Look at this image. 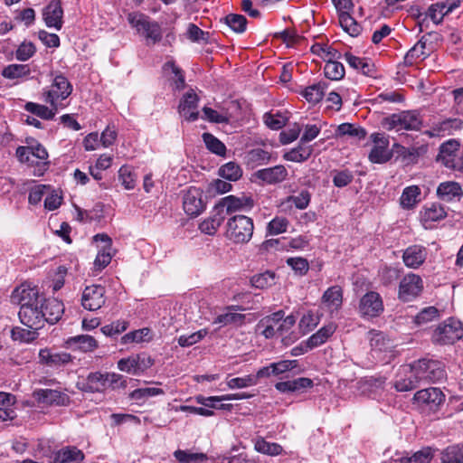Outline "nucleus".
Returning <instances> with one entry per match:
<instances>
[{"label": "nucleus", "instance_id": "f257e3e1", "mask_svg": "<svg viewBox=\"0 0 463 463\" xmlns=\"http://www.w3.org/2000/svg\"><path fill=\"white\" fill-rule=\"evenodd\" d=\"M422 118L416 110H403L393 113L382 120L383 127L389 131H419L422 127Z\"/></svg>", "mask_w": 463, "mask_h": 463}, {"label": "nucleus", "instance_id": "f03ea898", "mask_svg": "<svg viewBox=\"0 0 463 463\" xmlns=\"http://www.w3.org/2000/svg\"><path fill=\"white\" fill-rule=\"evenodd\" d=\"M254 224L251 218L245 215H234L226 223V238L234 243H247L252 237Z\"/></svg>", "mask_w": 463, "mask_h": 463}, {"label": "nucleus", "instance_id": "7ed1b4c3", "mask_svg": "<svg viewBox=\"0 0 463 463\" xmlns=\"http://www.w3.org/2000/svg\"><path fill=\"white\" fill-rule=\"evenodd\" d=\"M128 21L138 33L142 34L146 44H156L162 39V29L158 23L150 21L148 17L139 13H129Z\"/></svg>", "mask_w": 463, "mask_h": 463}, {"label": "nucleus", "instance_id": "20e7f679", "mask_svg": "<svg viewBox=\"0 0 463 463\" xmlns=\"http://www.w3.org/2000/svg\"><path fill=\"white\" fill-rule=\"evenodd\" d=\"M71 92L72 86L68 79L62 74H58L53 78L51 86L43 90V99L57 111L61 102L66 99Z\"/></svg>", "mask_w": 463, "mask_h": 463}, {"label": "nucleus", "instance_id": "39448f33", "mask_svg": "<svg viewBox=\"0 0 463 463\" xmlns=\"http://www.w3.org/2000/svg\"><path fill=\"white\" fill-rule=\"evenodd\" d=\"M436 161L452 171H463V155L459 142L449 139L439 146Z\"/></svg>", "mask_w": 463, "mask_h": 463}, {"label": "nucleus", "instance_id": "423d86ee", "mask_svg": "<svg viewBox=\"0 0 463 463\" xmlns=\"http://www.w3.org/2000/svg\"><path fill=\"white\" fill-rule=\"evenodd\" d=\"M420 383H436L446 376L442 364L431 359H420L411 364Z\"/></svg>", "mask_w": 463, "mask_h": 463}, {"label": "nucleus", "instance_id": "0eeeda50", "mask_svg": "<svg viewBox=\"0 0 463 463\" xmlns=\"http://www.w3.org/2000/svg\"><path fill=\"white\" fill-rule=\"evenodd\" d=\"M463 336L460 321L449 317L440 323L433 332L432 342L438 345H452Z\"/></svg>", "mask_w": 463, "mask_h": 463}, {"label": "nucleus", "instance_id": "6e6552de", "mask_svg": "<svg viewBox=\"0 0 463 463\" xmlns=\"http://www.w3.org/2000/svg\"><path fill=\"white\" fill-rule=\"evenodd\" d=\"M338 12L339 24L342 29L350 36L356 37L362 31V26L350 15L349 11L354 5L351 0H332Z\"/></svg>", "mask_w": 463, "mask_h": 463}, {"label": "nucleus", "instance_id": "1a4fd4ad", "mask_svg": "<svg viewBox=\"0 0 463 463\" xmlns=\"http://www.w3.org/2000/svg\"><path fill=\"white\" fill-rule=\"evenodd\" d=\"M373 143L368 158L373 164H384L392 158V152L388 149L389 138L383 133H373L370 137Z\"/></svg>", "mask_w": 463, "mask_h": 463}, {"label": "nucleus", "instance_id": "9d476101", "mask_svg": "<svg viewBox=\"0 0 463 463\" xmlns=\"http://www.w3.org/2000/svg\"><path fill=\"white\" fill-rule=\"evenodd\" d=\"M42 300L43 298L40 297L36 287L25 283L17 287L11 295L12 303L20 306V307L40 305Z\"/></svg>", "mask_w": 463, "mask_h": 463}, {"label": "nucleus", "instance_id": "9b49d317", "mask_svg": "<svg viewBox=\"0 0 463 463\" xmlns=\"http://www.w3.org/2000/svg\"><path fill=\"white\" fill-rule=\"evenodd\" d=\"M358 310L364 318L379 317L383 312V303L380 294L374 291L364 294L360 299Z\"/></svg>", "mask_w": 463, "mask_h": 463}, {"label": "nucleus", "instance_id": "f8f14e48", "mask_svg": "<svg viewBox=\"0 0 463 463\" xmlns=\"http://www.w3.org/2000/svg\"><path fill=\"white\" fill-rule=\"evenodd\" d=\"M106 289L100 285L87 286L82 291L81 305L90 311L101 308L106 302Z\"/></svg>", "mask_w": 463, "mask_h": 463}, {"label": "nucleus", "instance_id": "ddd939ff", "mask_svg": "<svg viewBox=\"0 0 463 463\" xmlns=\"http://www.w3.org/2000/svg\"><path fill=\"white\" fill-rule=\"evenodd\" d=\"M423 290V281L419 275L407 274L400 282L399 298L403 301H411Z\"/></svg>", "mask_w": 463, "mask_h": 463}, {"label": "nucleus", "instance_id": "4468645a", "mask_svg": "<svg viewBox=\"0 0 463 463\" xmlns=\"http://www.w3.org/2000/svg\"><path fill=\"white\" fill-rule=\"evenodd\" d=\"M42 305L20 307L19 318L22 324L30 329L39 330L44 326V315Z\"/></svg>", "mask_w": 463, "mask_h": 463}, {"label": "nucleus", "instance_id": "2eb2a0df", "mask_svg": "<svg viewBox=\"0 0 463 463\" xmlns=\"http://www.w3.org/2000/svg\"><path fill=\"white\" fill-rule=\"evenodd\" d=\"M253 206V200L250 197H235L229 195L222 198L214 207V212L221 214L229 215L238 210L244 208H251Z\"/></svg>", "mask_w": 463, "mask_h": 463}, {"label": "nucleus", "instance_id": "dca6fc26", "mask_svg": "<svg viewBox=\"0 0 463 463\" xmlns=\"http://www.w3.org/2000/svg\"><path fill=\"white\" fill-rule=\"evenodd\" d=\"M33 398L39 402L46 405L67 406L70 404V397L58 390L38 389L33 393Z\"/></svg>", "mask_w": 463, "mask_h": 463}, {"label": "nucleus", "instance_id": "f3484780", "mask_svg": "<svg viewBox=\"0 0 463 463\" xmlns=\"http://www.w3.org/2000/svg\"><path fill=\"white\" fill-rule=\"evenodd\" d=\"M203 193L195 187L189 188L184 194L183 207L187 215L192 217L199 215L205 205L202 199Z\"/></svg>", "mask_w": 463, "mask_h": 463}, {"label": "nucleus", "instance_id": "a211bd4d", "mask_svg": "<svg viewBox=\"0 0 463 463\" xmlns=\"http://www.w3.org/2000/svg\"><path fill=\"white\" fill-rule=\"evenodd\" d=\"M420 384L411 364H409L400 369L393 386L397 392H409L416 389Z\"/></svg>", "mask_w": 463, "mask_h": 463}, {"label": "nucleus", "instance_id": "6ab92c4d", "mask_svg": "<svg viewBox=\"0 0 463 463\" xmlns=\"http://www.w3.org/2000/svg\"><path fill=\"white\" fill-rule=\"evenodd\" d=\"M43 17L47 27L61 30L63 24V10L61 1H51L43 10Z\"/></svg>", "mask_w": 463, "mask_h": 463}, {"label": "nucleus", "instance_id": "aec40b11", "mask_svg": "<svg viewBox=\"0 0 463 463\" xmlns=\"http://www.w3.org/2000/svg\"><path fill=\"white\" fill-rule=\"evenodd\" d=\"M198 101L199 98L193 90L186 92L181 99L178 111L187 121H195L198 119L199 112L196 110Z\"/></svg>", "mask_w": 463, "mask_h": 463}, {"label": "nucleus", "instance_id": "412c9836", "mask_svg": "<svg viewBox=\"0 0 463 463\" xmlns=\"http://www.w3.org/2000/svg\"><path fill=\"white\" fill-rule=\"evenodd\" d=\"M284 316V311L279 310L264 317L258 322L256 331L266 339L274 337L277 335L276 327H278L279 320H281Z\"/></svg>", "mask_w": 463, "mask_h": 463}, {"label": "nucleus", "instance_id": "4be33fe9", "mask_svg": "<svg viewBox=\"0 0 463 463\" xmlns=\"http://www.w3.org/2000/svg\"><path fill=\"white\" fill-rule=\"evenodd\" d=\"M41 305L43 309L44 323L53 325L61 319L64 312V306L61 301L57 298L43 299Z\"/></svg>", "mask_w": 463, "mask_h": 463}, {"label": "nucleus", "instance_id": "5701e85b", "mask_svg": "<svg viewBox=\"0 0 463 463\" xmlns=\"http://www.w3.org/2000/svg\"><path fill=\"white\" fill-rule=\"evenodd\" d=\"M254 175L266 184H274L281 183L287 178L288 170L284 165H278L273 167L258 170Z\"/></svg>", "mask_w": 463, "mask_h": 463}, {"label": "nucleus", "instance_id": "b1692460", "mask_svg": "<svg viewBox=\"0 0 463 463\" xmlns=\"http://www.w3.org/2000/svg\"><path fill=\"white\" fill-rule=\"evenodd\" d=\"M427 258V251L423 246L411 245L408 247L402 254V260L408 268L417 269L419 268Z\"/></svg>", "mask_w": 463, "mask_h": 463}, {"label": "nucleus", "instance_id": "393cba45", "mask_svg": "<svg viewBox=\"0 0 463 463\" xmlns=\"http://www.w3.org/2000/svg\"><path fill=\"white\" fill-rule=\"evenodd\" d=\"M414 401L430 406H439L445 400V395L440 389L430 387L418 391L413 397Z\"/></svg>", "mask_w": 463, "mask_h": 463}, {"label": "nucleus", "instance_id": "a878e982", "mask_svg": "<svg viewBox=\"0 0 463 463\" xmlns=\"http://www.w3.org/2000/svg\"><path fill=\"white\" fill-rule=\"evenodd\" d=\"M78 388L85 392H100L107 388L104 373H90L83 383H78Z\"/></svg>", "mask_w": 463, "mask_h": 463}, {"label": "nucleus", "instance_id": "bb28decb", "mask_svg": "<svg viewBox=\"0 0 463 463\" xmlns=\"http://www.w3.org/2000/svg\"><path fill=\"white\" fill-rule=\"evenodd\" d=\"M297 365L296 360H282L278 363H272L258 370L257 375L260 378H267L271 375L278 376L284 373Z\"/></svg>", "mask_w": 463, "mask_h": 463}, {"label": "nucleus", "instance_id": "cd10ccee", "mask_svg": "<svg viewBox=\"0 0 463 463\" xmlns=\"http://www.w3.org/2000/svg\"><path fill=\"white\" fill-rule=\"evenodd\" d=\"M322 303L331 312L338 311L343 303V290L340 286L328 288L322 296Z\"/></svg>", "mask_w": 463, "mask_h": 463}, {"label": "nucleus", "instance_id": "c85d7f7f", "mask_svg": "<svg viewBox=\"0 0 463 463\" xmlns=\"http://www.w3.org/2000/svg\"><path fill=\"white\" fill-rule=\"evenodd\" d=\"M40 361L51 367H60L71 362V355L68 353H53L49 349H43L39 353Z\"/></svg>", "mask_w": 463, "mask_h": 463}, {"label": "nucleus", "instance_id": "c756f323", "mask_svg": "<svg viewBox=\"0 0 463 463\" xmlns=\"http://www.w3.org/2000/svg\"><path fill=\"white\" fill-rule=\"evenodd\" d=\"M313 387V381L307 377H299L292 381L279 382L275 388L283 393L302 392Z\"/></svg>", "mask_w": 463, "mask_h": 463}, {"label": "nucleus", "instance_id": "7c9ffc66", "mask_svg": "<svg viewBox=\"0 0 463 463\" xmlns=\"http://www.w3.org/2000/svg\"><path fill=\"white\" fill-rule=\"evenodd\" d=\"M345 60L351 68L357 70L365 76H373L375 72V66L369 59L360 58L346 52L345 53Z\"/></svg>", "mask_w": 463, "mask_h": 463}, {"label": "nucleus", "instance_id": "2f4dec72", "mask_svg": "<svg viewBox=\"0 0 463 463\" xmlns=\"http://www.w3.org/2000/svg\"><path fill=\"white\" fill-rule=\"evenodd\" d=\"M437 195L443 201L451 202L457 197H461L463 191L460 184L457 182H443L437 188Z\"/></svg>", "mask_w": 463, "mask_h": 463}, {"label": "nucleus", "instance_id": "473e14b6", "mask_svg": "<svg viewBox=\"0 0 463 463\" xmlns=\"http://www.w3.org/2000/svg\"><path fill=\"white\" fill-rule=\"evenodd\" d=\"M84 459V454L75 447H66L54 455V463H75L81 462Z\"/></svg>", "mask_w": 463, "mask_h": 463}, {"label": "nucleus", "instance_id": "72a5a7b5", "mask_svg": "<svg viewBox=\"0 0 463 463\" xmlns=\"http://www.w3.org/2000/svg\"><path fill=\"white\" fill-rule=\"evenodd\" d=\"M336 326L329 323L321 327L317 333L313 334L307 341L309 349L319 346L326 342V340L335 333Z\"/></svg>", "mask_w": 463, "mask_h": 463}, {"label": "nucleus", "instance_id": "f704fd0d", "mask_svg": "<svg viewBox=\"0 0 463 463\" xmlns=\"http://www.w3.org/2000/svg\"><path fill=\"white\" fill-rule=\"evenodd\" d=\"M66 344L71 348L79 349L83 352H90L98 346V343L94 337L88 335L70 337Z\"/></svg>", "mask_w": 463, "mask_h": 463}, {"label": "nucleus", "instance_id": "c9c22d12", "mask_svg": "<svg viewBox=\"0 0 463 463\" xmlns=\"http://www.w3.org/2000/svg\"><path fill=\"white\" fill-rule=\"evenodd\" d=\"M313 147L300 143L297 147L284 154L283 158L287 161L301 163L307 160L312 155Z\"/></svg>", "mask_w": 463, "mask_h": 463}, {"label": "nucleus", "instance_id": "e433bc0d", "mask_svg": "<svg viewBox=\"0 0 463 463\" xmlns=\"http://www.w3.org/2000/svg\"><path fill=\"white\" fill-rule=\"evenodd\" d=\"M349 136L356 140H362L366 137V131L364 128L356 127L350 123L340 124L335 131V137H341Z\"/></svg>", "mask_w": 463, "mask_h": 463}, {"label": "nucleus", "instance_id": "4c0bfd02", "mask_svg": "<svg viewBox=\"0 0 463 463\" xmlns=\"http://www.w3.org/2000/svg\"><path fill=\"white\" fill-rule=\"evenodd\" d=\"M393 149L407 164L416 163L422 151V147H406L398 143L393 145Z\"/></svg>", "mask_w": 463, "mask_h": 463}, {"label": "nucleus", "instance_id": "58836bf2", "mask_svg": "<svg viewBox=\"0 0 463 463\" xmlns=\"http://www.w3.org/2000/svg\"><path fill=\"white\" fill-rule=\"evenodd\" d=\"M223 221L224 214H221L213 211V214L212 216L200 223L199 229L205 234L213 235Z\"/></svg>", "mask_w": 463, "mask_h": 463}, {"label": "nucleus", "instance_id": "ea45409f", "mask_svg": "<svg viewBox=\"0 0 463 463\" xmlns=\"http://www.w3.org/2000/svg\"><path fill=\"white\" fill-rule=\"evenodd\" d=\"M420 189L417 185H411L406 187L400 198L401 205L402 208H412L420 200Z\"/></svg>", "mask_w": 463, "mask_h": 463}, {"label": "nucleus", "instance_id": "a19ab883", "mask_svg": "<svg viewBox=\"0 0 463 463\" xmlns=\"http://www.w3.org/2000/svg\"><path fill=\"white\" fill-rule=\"evenodd\" d=\"M459 3H460L459 0H456V1H452L451 3L441 4L440 10H438V8L439 7V4L432 5L430 6V8L428 10V16L435 24H439L442 20L443 15H444L443 9L447 7V10L445 13L451 12L452 10H454L456 7H458L459 5Z\"/></svg>", "mask_w": 463, "mask_h": 463}, {"label": "nucleus", "instance_id": "79ce46f5", "mask_svg": "<svg viewBox=\"0 0 463 463\" xmlns=\"http://www.w3.org/2000/svg\"><path fill=\"white\" fill-rule=\"evenodd\" d=\"M326 88V82H318L307 87L302 92L304 98L310 103H318L322 100Z\"/></svg>", "mask_w": 463, "mask_h": 463}, {"label": "nucleus", "instance_id": "37998d69", "mask_svg": "<svg viewBox=\"0 0 463 463\" xmlns=\"http://www.w3.org/2000/svg\"><path fill=\"white\" fill-rule=\"evenodd\" d=\"M254 449L258 452L269 456H278L280 455L283 451V449L279 444L268 442L262 437H258L255 439Z\"/></svg>", "mask_w": 463, "mask_h": 463}, {"label": "nucleus", "instance_id": "c03bdc74", "mask_svg": "<svg viewBox=\"0 0 463 463\" xmlns=\"http://www.w3.org/2000/svg\"><path fill=\"white\" fill-rule=\"evenodd\" d=\"M442 463H463V444L452 445L441 453Z\"/></svg>", "mask_w": 463, "mask_h": 463}, {"label": "nucleus", "instance_id": "a18cd8bd", "mask_svg": "<svg viewBox=\"0 0 463 463\" xmlns=\"http://www.w3.org/2000/svg\"><path fill=\"white\" fill-rule=\"evenodd\" d=\"M24 109L28 112L45 120L52 119L57 112L52 107L48 108L45 105L34 102H27L24 106Z\"/></svg>", "mask_w": 463, "mask_h": 463}, {"label": "nucleus", "instance_id": "49530a36", "mask_svg": "<svg viewBox=\"0 0 463 463\" xmlns=\"http://www.w3.org/2000/svg\"><path fill=\"white\" fill-rule=\"evenodd\" d=\"M324 73L329 80H339L345 76V67L341 62L329 59L325 64Z\"/></svg>", "mask_w": 463, "mask_h": 463}, {"label": "nucleus", "instance_id": "de8ad7c7", "mask_svg": "<svg viewBox=\"0 0 463 463\" xmlns=\"http://www.w3.org/2000/svg\"><path fill=\"white\" fill-rule=\"evenodd\" d=\"M141 360H145L144 355H136L120 359L118 362V368L122 372L135 374L141 369Z\"/></svg>", "mask_w": 463, "mask_h": 463}, {"label": "nucleus", "instance_id": "09e8293b", "mask_svg": "<svg viewBox=\"0 0 463 463\" xmlns=\"http://www.w3.org/2000/svg\"><path fill=\"white\" fill-rule=\"evenodd\" d=\"M426 42L423 41V37L406 53L404 57V63L407 65H412L417 59H425L429 54L425 52Z\"/></svg>", "mask_w": 463, "mask_h": 463}, {"label": "nucleus", "instance_id": "8fccbe9b", "mask_svg": "<svg viewBox=\"0 0 463 463\" xmlns=\"http://www.w3.org/2000/svg\"><path fill=\"white\" fill-rule=\"evenodd\" d=\"M219 175L228 181H237L241 177L242 170L238 164L229 162L220 167Z\"/></svg>", "mask_w": 463, "mask_h": 463}, {"label": "nucleus", "instance_id": "3c124183", "mask_svg": "<svg viewBox=\"0 0 463 463\" xmlns=\"http://www.w3.org/2000/svg\"><path fill=\"white\" fill-rule=\"evenodd\" d=\"M270 157L271 156L269 152L260 147L250 150L246 156L248 164H251L252 165L268 164Z\"/></svg>", "mask_w": 463, "mask_h": 463}, {"label": "nucleus", "instance_id": "603ef678", "mask_svg": "<svg viewBox=\"0 0 463 463\" xmlns=\"http://www.w3.org/2000/svg\"><path fill=\"white\" fill-rule=\"evenodd\" d=\"M203 140L212 153L218 156H224L226 153L225 145L211 133H203Z\"/></svg>", "mask_w": 463, "mask_h": 463}, {"label": "nucleus", "instance_id": "864d4df0", "mask_svg": "<svg viewBox=\"0 0 463 463\" xmlns=\"http://www.w3.org/2000/svg\"><path fill=\"white\" fill-rule=\"evenodd\" d=\"M259 377L257 373L248 374L243 377H235L227 381V386L229 389H241L250 386H254L258 383Z\"/></svg>", "mask_w": 463, "mask_h": 463}, {"label": "nucleus", "instance_id": "5fc2aeb1", "mask_svg": "<svg viewBox=\"0 0 463 463\" xmlns=\"http://www.w3.org/2000/svg\"><path fill=\"white\" fill-rule=\"evenodd\" d=\"M250 283L257 288H267L273 286L276 283V276L274 272L266 271L253 276L250 279Z\"/></svg>", "mask_w": 463, "mask_h": 463}, {"label": "nucleus", "instance_id": "6e6d98bb", "mask_svg": "<svg viewBox=\"0 0 463 463\" xmlns=\"http://www.w3.org/2000/svg\"><path fill=\"white\" fill-rule=\"evenodd\" d=\"M245 315L236 312H227L225 314L219 315L215 320L214 324H220L222 326L227 325H235L241 326L244 324Z\"/></svg>", "mask_w": 463, "mask_h": 463}, {"label": "nucleus", "instance_id": "4d7b16f0", "mask_svg": "<svg viewBox=\"0 0 463 463\" xmlns=\"http://www.w3.org/2000/svg\"><path fill=\"white\" fill-rule=\"evenodd\" d=\"M433 458L430 448H424L415 452L411 457H402L399 459L400 463H430Z\"/></svg>", "mask_w": 463, "mask_h": 463}, {"label": "nucleus", "instance_id": "13d9d810", "mask_svg": "<svg viewBox=\"0 0 463 463\" xmlns=\"http://www.w3.org/2000/svg\"><path fill=\"white\" fill-rule=\"evenodd\" d=\"M165 391L157 387H145L134 390L130 393V398L135 401H145L150 397L164 395Z\"/></svg>", "mask_w": 463, "mask_h": 463}, {"label": "nucleus", "instance_id": "bf43d9fd", "mask_svg": "<svg viewBox=\"0 0 463 463\" xmlns=\"http://www.w3.org/2000/svg\"><path fill=\"white\" fill-rule=\"evenodd\" d=\"M30 73L27 64H10L4 68L2 71L3 77L6 79H16L26 76Z\"/></svg>", "mask_w": 463, "mask_h": 463}, {"label": "nucleus", "instance_id": "052dcab7", "mask_svg": "<svg viewBox=\"0 0 463 463\" xmlns=\"http://www.w3.org/2000/svg\"><path fill=\"white\" fill-rule=\"evenodd\" d=\"M225 24L235 33H241L245 32L247 25V19L237 14H230L224 18Z\"/></svg>", "mask_w": 463, "mask_h": 463}, {"label": "nucleus", "instance_id": "680f3d73", "mask_svg": "<svg viewBox=\"0 0 463 463\" xmlns=\"http://www.w3.org/2000/svg\"><path fill=\"white\" fill-rule=\"evenodd\" d=\"M289 222L287 218L277 216L267 226V235H278L287 232Z\"/></svg>", "mask_w": 463, "mask_h": 463}, {"label": "nucleus", "instance_id": "e2e57ef3", "mask_svg": "<svg viewBox=\"0 0 463 463\" xmlns=\"http://www.w3.org/2000/svg\"><path fill=\"white\" fill-rule=\"evenodd\" d=\"M174 456L180 463H199L206 458L203 453H193L181 449L175 450Z\"/></svg>", "mask_w": 463, "mask_h": 463}, {"label": "nucleus", "instance_id": "0e129e2a", "mask_svg": "<svg viewBox=\"0 0 463 463\" xmlns=\"http://www.w3.org/2000/svg\"><path fill=\"white\" fill-rule=\"evenodd\" d=\"M439 317V311L435 307H428L423 308L421 311H420L415 318L414 322L418 326H421L424 324H427L429 322L433 321L434 319L438 318Z\"/></svg>", "mask_w": 463, "mask_h": 463}, {"label": "nucleus", "instance_id": "69168bd1", "mask_svg": "<svg viewBox=\"0 0 463 463\" xmlns=\"http://www.w3.org/2000/svg\"><path fill=\"white\" fill-rule=\"evenodd\" d=\"M445 209L439 204H431L427 207L423 213V219L426 222H437L446 217Z\"/></svg>", "mask_w": 463, "mask_h": 463}, {"label": "nucleus", "instance_id": "338daca9", "mask_svg": "<svg viewBox=\"0 0 463 463\" xmlns=\"http://www.w3.org/2000/svg\"><path fill=\"white\" fill-rule=\"evenodd\" d=\"M368 338L370 341V345L373 349L382 351L387 348L389 340L386 339L383 332L371 330L368 332Z\"/></svg>", "mask_w": 463, "mask_h": 463}, {"label": "nucleus", "instance_id": "774afa93", "mask_svg": "<svg viewBox=\"0 0 463 463\" xmlns=\"http://www.w3.org/2000/svg\"><path fill=\"white\" fill-rule=\"evenodd\" d=\"M38 335L37 330L24 329L21 327H14L12 330V338L14 341H21L29 343L34 340Z\"/></svg>", "mask_w": 463, "mask_h": 463}]
</instances>
